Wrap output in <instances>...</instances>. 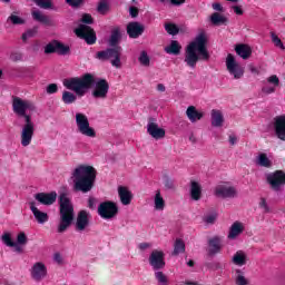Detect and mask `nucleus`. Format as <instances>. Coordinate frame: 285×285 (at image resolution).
I'll return each instance as SVG.
<instances>
[{
	"label": "nucleus",
	"instance_id": "13",
	"mask_svg": "<svg viewBox=\"0 0 285 285\" xmlns=\"http://www.w3.org/2000/svg\"><path fill=\"white\" fill-rule=\"evenodd\" d=\"M166 254L161 250L154 249L149 255V265L151 266L153 271H161L166 268Z\"/></svg>",
	"mask_w": 285,
	"mask_h": 285
},
{
	"label": "nucleus",
	"instance_id": "59",
	"mask_svg": "<svg viewBox=\"0 0 285 285\" xmlns=\"http://www.w3.org/2000/svg\"><path fill=\"white\" fill-rule=\"evenodd\" d=\"M53 259H55V262H57V264H61L63 262V258L61 257V254H59V253H56L53 255Z\"/></svg>",
	"mask_w": 285,
	"mask_h": 285
},
{
	"label": "nucleus",
	"instance_id": "3",
	"mask_svg": "<svg viewBox=\"0 0 285 285\" xmlns=\"http://www.w3.org/2000/svg\"><path fill=\"white\" fill-rule=\"evenodd\" d=\"M207 43L208 38L206 37V32L202 31L195 40L187 46L185 62L189 68H195L199 59H203V61L210 59V53H208V48L206 47Z\"/></svg>",
	"mask_w": 285,
	"mask_h": 285
},
{
	"label": "nucleus",
	"instance_id": "29",
	"mask_svg": "<svg viewBox=\"0 0 285 285\" xmlns=\"http://www.w3.org/2000/svg\"><path fill=\"white\" fill-rule=\"evenodd\" d=\"M212 126L214 128H222L224 126V114L220 110H212Z\"/></svg>",
	"mask_w": 285,
	"mask_h": 285
},
{
	"label": "nucleus",
	"instance_id": "26",
	"mask_svg": "<svg viewBox=\"0 0 285 285\" xmlns=\"http://www.w3.org/2000/svg\"><path fill=\"white\" fill-rule=\"evenodd\" d=\"M186 115L191 124H195V121H200L204 117V114L199 112L195 106H189L186 110Z\"/></svg>",
	"mask_w": 285,
	"mask_h": 285
},
{
	"label": "nucleus",
	"instance_id": "41",
	"mask_svg": "<svg viewBox=\"0 0 285 285\" xmlns=\"http://www.w3.org/2000/svg\"><path fill=\"white\" fill-rule=\"evenodd\" d=\"M38 8H42L43 10H50L52 8V0H33Z\"/></svg>",
	"mask_w": 285,
	"mask_h": 285
},
{
	"label": "nucleus",
	"instance_id": "31",
	"mask_svg": "<svg viewBox=\"0 0 285 285\" xmlns=\"http://www.w3.org/2000/svg\"><path fill=\"white\" fill-rule=\"evenodd\" d=\"M210 23L213 26H228V18L219 12H214L210 16Z\"/></svg>",
	"mask_w": 285,
	"mask_h": 285
},
{
	"label": "nucleus",
	"instance_id": "18",
	"mask_svg": "<svg viewBox=\"0 0 285 285\" xmlns=\"http://www.w3.org/2000/svg\"><path fill=\"white\" fill-rule=\"evenodd\" d=\"M274 132L277 139L285 141V115L274 118Z\"/></svg>",
	"mask_w": 285,
	"mask_h": 285
},
{
	"label": "nucleus",
	"instance_id": "52",
	"mask_svg": "<svg viewBox=\"0 0 285 285\" xmlns=\"http://www.w3.org/2000/svg\"><path fill=\"white\" fill-rule=\"evenodd\" d=\"M59 92V86H57V83H50L48 87H47V94L48 95H55Z\"/></svg>",
	"mask_w": 285,
	"mask_h": 285
},
{
	"label": "nucleus",
	"instance_id": "40",
	"mask_svg": "<svg viewBox=\"0 0 285 285\" xmlns=\"http://www.w3.org/2000/svg\"><path fill=\"white\" fill-rule=\"evenodd\" d=\"M236 278L235 284L237 285H248V279H246V276H244V272L242 269L236 271Z\"/></svg>",
	"mask_w": 285,
	"mask_h": 285
},
{
	"label": "nucleus",
	"instance_id": "17",
	"mask_svg": "<svg viewBox=\"0 0 285 285\" xmlns=\"http://www.w3.org/2000/svg\"><path fill=\"white\" fill-rule=\"evenodd\" d=\"M224 240L222 239L220 236H214L208 239V249H207V255L209 257H215V255H219L222 253V248H224L223 245Z\"/></svg>",
	"mask_w": 285,
	"mask_h": 285
},
{
	"label": "nucleus",
	"instance_id": "43",
	"mask_svg": "<svg viewBox=\"0 0 285 285\" xmlns=\"http://www.w3.org/2000/svg\"><path fill=\"white\" fill-rule=\"evenodd\" d=\"M8 21H11V23H13V26H23V23H26V20L19 16L16 14H11L8 18Z\"/></svg>",
	"mask_w": 285,
	"mask_h": 285
},
{
	"label": "nucleus",
	"instance_id": "21",
	"mask_svg": "<svg viewBox=\"0 0 285 285\" xmlns=\"http://www.w3.org/2000/svg\"><path fill=\"white\" fill-rule=\"evenodd\" d=\"M35 199L42 206H52L57 202V191L38 193L35 195Z\"/></svg>",
	"mask_w": 285,
	"mask_h": 285
},
{
	"label": "nucleus",
	"instance_id": "58",
	"mask_svg": "<svg viewBox=\"0 0 285 285\" xmlns=\"http://www.w3.org/2000/svg\"><path fill=\"white\" fill-rule=\"evenodd\" d=\"M213 10H216V12H224V7L219 2H214L212 4Z\"/></svg>",
	"mask_w": 285,
	"mask_h": 285
},
{
	"label": "nucleus",
	"instance_id": "9",
	"mask_svg": "<svg viewBox=\"0 0 285 285\" xmlns=\"http://www.w3.org/2000/svg\"><path fill=\"white\" fill-rule=\"evenodd\" d=\"M75 32L77 37L83 39L88 46H95V43H97V33L90 26L79 24Z\"/></svg>",
	"mask_w": 285,
	"mask_h": 285
},
{
	"label": "nucleus",
	"instance_id": "25",
	"mask_svg": "<svg viewBox=\"0 0 285 285\" xmlns=\"http://www.w3.org/2000/svg\"><path fill=\"white\" fill-rule=\"evenodd\" d=\"M119 41H121V28L115 27L111 30V35H110V38H109L110 48L119 47Z\"/></svg>",
	"mask_w": 285,
	"mask_h": 285
},
{
	"label": "nucleus",
	"instance_id": "8",
	"mask_svg": "<svg viewBox=\"0 0 285 285\" xmlns=\"http://www.w3.org/2000/svg\"><path fill=\"white\" fill-rule=\"evenodd\" d=\"M118 213L119 207L112 200L102 202L98 206V215L101 219H112L117 217Z\"/></svg>",
	"mask_w": 285,
	"mask_h": 285
},
{
	"label": "nucleus",
	"instance_id": "55",
	"mask_svg": "<svg viewBox=\"0 0 285 285\" xmlns=\"http://www.w3.org/2000/svg\"><path fill=\"white\" fill-rule=\"evenodd\" d=\"M216 220H217V214L207 215L204 218V222H206V224H215Z\"/></svg>",
	"mask_w": 285,
	"mask_h": 285
},
{
	"label": "nucleus",
	"instance_id": "10",
	"mask_svg": "<svg viewBox=\"0 0 285 285\" xmlns=\"http://www.w3.org/2000/svg\"><path fill=\"white\" fill-rule=\"evenodd\" d=\"M60 55L61 57H66V55H70V46L63 45L59 40H52L47 43L45 47V55Z\"/></svg>",
	"mask_w": 285,
	"mask_h": 285
},
{
	"label": "nucleus",
	"instance_id": "56",
	"mask_svg": "<svg viewBox=\"0 0 285 285\" xmlns=\"http://www.w3.org/2000/svg\"><path fill=\"white\" fill-rule=\"evenodd\" d=\"M10 59L11 61H23V55L19 53V52H14V53H11L10 56Z\"/></svg>",
	"mask_w": 285,
	"mask_h": 285
},
{
	"label": "nucleus",
	"instance_id": "42",
	"mask_svg": "<svg viewBox=\"0 0 285 285\" xmlns=\"http://www.w3.org/2000/svg\"><path fill=\"white\" fill-rule=\"evenodd\" d=\"M138 61L141 66L148 68V66H150V57H148V52L141 51Z\"/></svg>",
	"mask_w": 285,
	"mask_h": 285
},
{
	"label": "nucleus",
	"instance_id": "61",
	"mask_svg": "<svg viewBox=\"0 0 285 285\" xmlns=\"http://www.w3.org/2000/svg\"><path fill=\"white\" fill-rule=\"evenodd\" d=\"M171 6H181L186 3V0H169Z\"/></svg>",
	"mask_w": 285,
	"mask_h": 285
},
{
	"label": "nucleus",
	"instance_id": "37",
	"mask_svg": "<svg viewBox=\"0 0 285 285\" xmlns=\"http://www.w3.org/2000/svg\"><path fill=\"white\" fill-rule=\"evenodd\" d=\"M155 210H164L166 208V200L161 197V191H157L154 199Z\"/></svg>",
	"mask_w": 285,
	"mask_h": 285
},
{
	"label": "nucleus",
	"instance_id": "48",
	"mask_svg": "<svg viewBox=\"0 0 285 285\" xmlns=\"http://www.w3.org/2000/svg\"><path fill=\"white\" fill-rule=\"evenodd\" d=\"M155 277L159 284H168V277L165 276L164 272H156Z\"/></svg>",
	"mask_w": 285,
	"mask_h": 285
},
{
	"label": "nucleus",
	"instance_id": "6",
	"mask_svg": "<svg viewBox=\"0 0 285 285\" xmlns=\"http://www.w3.org/2000/svg\"><path fill=\"white\" fill-rule=\"evenodd\" d=\"M124 48L121 47H111L106 50L98 51L96 53V59L100 61H110L114 68H121V53Z\"/></svg>",
	"mask_w": 285,
	"mask_h": 285
},
{
	"label": "nucleus",
	"instance_id": "44",
	"mask_svg": "<svg viewBox=\"0 0 285 285\" xmlns=\"http://www.w3.org/2000/svg\"><path fill=\"white\" fill-rule=\"evenodd\" d=\"M2 242L3 244H6V246H9L10 248H12V246H17V243L12 240V236L8 233L2 235Z\"/></svg>",
	"mask_w": 285,
	"mask_h": 285
},
{
	"label": "nucleus",
	"instance_id": "1",
	"mask_svg": "<svg viewBox=\"0 0 285 285\" xmlns=\"http://www.w3.org/2000/svg\"><path fill=\"white\" fill-rule=\"evenodd\" d=\"M12 110L17 117L24 119L26 124L21 130V146L27 148L32 144V137H35V122H32V116L28 115V110L35 111V104L30 100H24L17 96L12 97Z\"/></svg>",
	"mask_w": 285,
	"mask_h": 285
},
{
	"label": "nucleus",
	"instance_id": "2",
	"mask_svg": "<svg viewBox=\"0 0 285 285\" xmlns=\"http://www.w3.org/2000/svg\"><path fill=\"white\" fill-rule=\"evenodd\" d=\"M62 85L67 90L62 92V104L70 106L77 102V97H85L86 92L95 86V75L85 73L82 77H72L63 80Z\"/></svg>",
	"mask_w": 285,
	"mask_h": 285
},
{
	"label": "nucleus",
	"instance_id": "30",
	"mask_svg": "<svg viewBox=\"0 0 285 285\" xmlns=\"http://www.w3.org/2000/svg\"><path fill=\"white\" fill-rule=\"evenodd\" d=\"M242 233H244V225L239 222H235L229 228L228 239H235L238 235H242Z\"/></svg>",
	"mask_w": 285,
	"mask_h": 285
},
{
	"label": "nucleus",
	"instance_id": "33",
	"mask_svg": "<svg viewBox=\"0 0 285 285\" xmlns=\"http://www.w3.org/2000/svg\"><path fill=\"white\" fill-rule=\"evenodd\" d=\"M257 166H261L262 168H271L273 166V163L268 158V155L265 153H261L256 158Z\"/></svg>",
	"mask_w": 285,
	"mask_h": 285
},
{
	"label": "nucleus",
	"instance_id": "39",
	"mask_svg": "<svg viewBox=\"0 0 285 285\" xmlns=\"http://www.w3.org/2000/svg\"><path fill=\"white\" fill-rule=\"evenodd\" d=\"M37 32H39V27H33L29 30H27L24 33H22V41H28V39H31L32 37H37Z\"/></svg>",
	"mask_w": 285,
	"mask_h": 285
},
{
	"label": "nucleus",
	"instance_id": "53",
	"mask_svg": "<svg viewBox=\"0 0 285 285\" xmlns=\"http://www.w3.org/2000/svg\"><path fill=\"white\" fill-rule=\"evenodd\" d=\"M259 208H263L264 213H271V207H268L266 198H261Z\"/></svg>",
	"mask_w": 285,
	"mask_h": 285
},
{
	"label": "nucleus",
	"instance_id": "22",
	"mask_svg": "<svg viewBox=\"0 0 285 285\" xmlns=\"http://www.w3.org/2000/svg\"><path fill=\"white\" fill-rule=\"evenodd\" d=\"M145 27L138 21H132L127 24V35L129 39H139L144 35Z\"/></svg>",
	"mask_w": 285,
	"mask_h": 285
},
{
	"label": "nucleus",
	"instance_id": "20",
	"mask_svg": "<svg viewBox=\"0 0 285 285\" xmlns=\"http://www.w3.org/2000/svg\"><path fill=\"white\" fill-rule=\"evenodd\" d=\"M90 226V213L86 209H82L78 213L76 218V230L83 232L85 228Z\"/></svg>",
	"mask_w": 285,
	"mask_h": 285
},
{
	"label": "nucleus",
	"instance_id": "11",
	"mask_svg": "<svg viewBox=\"0 0 285 285\" xmlns=\"http://www.w3.org/2000/svg\"><path fill=\"white\" fill-rule=\"evenodd\" d=\"M266 181L269 185L272 190H275V193H278V190H282V186H285L284 170L278 169L267 175Z\"/></svg>",
	"mask_w": 285,
	"mask_h": 285
},
{
	"label": "nucleus",
	"instance_id": "38",
	"mask_svg": "<svg viewBox=\"0 0 285 285\" xmlns=\"http://www.w3.org/2000/svg\"><path fill=\"white\" fill-rule=\"evenodd\" d=\"M165 30L168 35L175 37V35H179V27L173 22L165 23Z\"/></svg>",
	"mask_w": 285,
	"mask_h": 285
},
{
	"label": "nucleus",
	"instance_id": "28",
	"mask_svg": "<svg viewBox=\"0 0 285 285\" xmlns=\"http://www.w3.org/2000/svg\"><path fill=\"white\" fill-rule=\"evenodd\" d=\"M235 51L238 57H242V59H249L253 55V49H250V46L248 45H237L235 47Z\"/></svg>",
	"mask_w": 285,
	"mask_h": 285
},
{
	"label": "nucleus",
	"instance_id": "23",
	"mask_svg": "<svg viewBox=\"0 0 285 285\" xmlns=\"http://www.w3.org/2000/svg\"><path fill=\"white\" fill-rule=\"evenodd\" d=\"M29 206H30V210L33 214V217L36 218V222H38V224H46V222H48V219H49L48 213L39 210V208H37V205L35 204V202L29 203Z\"/></svg>",
	"mask_w": 285,
	"mask_h": 285
},
{
	"label": "nucleus",
	"instance_id": "19",
	"mask_svg": "<svg viewBox=\"0 0 285 285\" xmlns=\"http://www.w3.org/2000/svg\"><path fill=\"white\" fill-rule=\"evenodd\" d=\"M214 195L216 197H222V199H228L235 197V195H237V190L232 186L218 185L215 188Z\"/></svg>",
	"mask_w": 285,
	"mask_h": 285
},
{
	"label": "nucleus",
	"instance_id": "46",
	"mask_svg": "<svg viewBox=\"0 0 285 285\" xmlns=\"http://www.w3.org/2000/svg\"><path fill=\"white\" fill-rule=\"evenodd\" d=\"M108 10H110V7L108 6V3L106 1H100L98 3L97 11L100 14H106V12H108Z\"/></svg>",
	"mask_w": 285,
	"mask_h": 285
},
{
	"label": "nucleus",
	"instance_id": "4",
	"mask_svg": "<svg viewBox=\"0 0 285 285\" xmlns=\"http://www.w3.org/2000/svg\"><path fill=\"white\" fill-rule=\"evenodd\" d=\"M73 190L90 193L97 181V169L90 165H80L73 170Z\"/></svg>",
	"mask_w": 285,
	"mask_h": 285
},
{
	"label": "nucleus",
	"instance_id": "16",
	"mask_svg": "<svg viewBox=\"0 0 285 285\" xmlns=\"http://www.w3.org/2000/svg\"><path fill=\"white\" fill-rule=\"evenodd\" d=\"M147 132L153 137V139L159 140L166 137V129L160 128L155 118H149L147 124Z\"/></svg>",
	"mask_w": 285,
	"mask_h": 285
},
{
	"label": "nucleus",
	"instance_id": "32",
	"mask_svg": "<svg viewBox=\"0 0 285 285\" xmlns=\"http://www.w3.org/2000/svg\"><path fill=\"white\" fill-rule=\"evenodd\" d=\"M165 52L167 55H180L181 52V45H179V41L177 40H171L170 45L165 47Z\"/></svg>",
	"mask_w": 285,
	"mask_h": 285
},
{
	"label": "nucleus",
	"instance_id": "14",
	"mask_svg": "<svg viewBox=\"0 0 285 285\" xmlns=\"http://www.w3.org/2000/svg\"><path fill=\"white\" fill-rule=\"evenodd\" d=\"M95 89L92 90L91 95L95 99H106L108 97V90H110V85L106 79H99L94 83Z\"/></svg>",
	"mask_w": 285,
	"mask_h": 285
},
{
	"label": "nucleus",
	"instance_id": "36",
	"mask_svg": "<svg viewBox=\"0 0 285 285\" xmlns=\"http://www.w3.org/2000/svg\"><path fill=\"white\" fill-rule=\"evenodd\" d=\"M180 253H186V243H184L180 238H177L174 243V252L173 255L177 257Z\"/></svg>",
	"mask_w": 285,
	"mask_h": 285
},
{
	"label": "nucleus",
	"instance_id": "15",
	"mask_svg": "<svg viewBox=\"0 0 285 285\" xmlns=\"http://www.w3.org/2000/svg\"><path fill=\"white\" fill-rule=\"evenodd\" d=\"M30 275L35 282H41L48 277V267L42 262H37L31 267Z\"/></svg>",
	"mask_w": 285,
	"mask_h": 285
},
{
	"label": "nucleus",
	"instance_id": "5",
	"mask_svg": "<svg viewBox=\"0 0 285 285\" xmlns=\"http://www.w3.org/2000/svg\"><path fill=\"white\" fill-rule=\"evenodd\" d=\"M59 205H60V223L58 225V233H66L70 226H72V222H75V207L72 203H70V198L68 195L62 193L59 196Z\"/></svg>",
	"mask_w": 285,
	"mask_h": 285
},
{
	"label": "nucleus",
	"instance_id": "60",
	"mask_svg": "<svg viewBox=\"0 0 285 285\" xmlns=\"http://www.w3.org/2000/svg\"><path fill=\"white\" fill-rule=\"evenodd\" d=\"M233 10H234L235 14H238V16L244 14V10H242L240 7L234 6Z\"/></svg>",
	"mask_w": 285,
	"mask_h": 285
},
{
	"label": "nucleus",
	"instance_id": "57",
	"mask_svg": "<svg viewBox=\"0 0 285 285\" xmlns=\"http://www.w3.org/2000/svg\"><path fill=\"white\" fill-rule=\"evenodd\" d=\"M129 14L132 17V19L139 17V9L137 7H130Z\"/></svg>",
	"mask_w": 285,
	"mask_h": 285
},
{
	"label": "nucleus",
	"instance_id": "47",
	"mask_svg": "<svg viewBox=\"0 0 285 285\" xmlns=\"http://www.w3.org/2000/svg\"><path fill=\"white\" fill-rule=\"evenodd\" d=\"M164 186L167 190H173L175 189V181L170 177L164 176Z\"/></svg>",
	"mask_w": 285,
	"mask_h": 285
},
{
	"label": "nucleus",
	"instance_id": "64",
	"mask_svg": "<svg viewBox=\"0 0 285 285\" xmlns=\"http://www.w3.org/2000/svg\"><path fill=\"white\" fill-rule=\"evenodd\" d=\"M146 248H150V244L149 243H140L139 244V249L140 250H146Z\"/></svg>",
	"mask_w": 285,
	"mask_h": 285
},
{
	"label": "nucleus",
	"instance_id": "54",
	"mask_svg": "<svg viewBox=\"0 0 285 285\" xmlns=\"http://www.w3.org/2000/svg\"><path fill=\"white\" fill-rule=\"evenodd\" d=\"M267 81H268V83H272L275 87L279 86V78L277 77V75H273V76L268 77Z\"/></svg>",
	"mask_w": 285,
	"mask_h": 285
},
{
	"label": "nucleus",
	"instance_id": "24",
	"mask_svg": "<svg viewBox=\"0 0 285 285\" xmlns=\"http://www.w3.org/2000/svg\"><path fill=\"white\" fill-rule=\"evenodd\" d=\"M118 195L124 206H130V203L132 202L131 190L127 189V187L120 186L118 187Z\"/></svg>",
	"mask_w": 285,
	"mask_h": 285
},
{
	"label": "nucleus",
	"instance_id": "62",
	"mask_svg": "<svg viewBox=\"0 0 285 285\" xmlns=\"http://www.w3.org/2000/svg\"><path fill=\"white\" fill-rule=\"evenodd\" d=\"M229 144H230V146H235V144H237V136L230 135L229 136Z\"/></svg>",
	"mask_w": 285,
	"mask_h": 285
},
{
	"label": "nucleus",
	"instance_id": "35",
	"mask_svg": "<svg viewBox=\"0 0 285 285\" xmlns=\"http://www.w3.org/2000/svg\"><path fill=\"white\" fill-rule=\"evenodd\" d=\"M232 262L236 266H246V254H244L242 250L236 252Z\"/></svg>",
	"mask_w": 285,
	"mask_h": 285
},
{
	"label": "nucleus",
	"instance_id": "34",
	"mask_svg": "<svg viewBox=\"0 0 285 285\" xmlns=\"http://www.w3.org/2000/svg\"><path fill=\"white\" fill-rule=\"evenodd\" d=\"M31 16L35 21H38L39 23H43L45 26H50V18L41 13V11L39 10L32 11Z\"/></svg>",
	"mask_w": 285,
	"mask_h": 285
},
{
	"label": "nucleus",
	"instance_id": "51",
	"mask_svg": "<svg viewBox=\"0 0 285 285\" xmlns=\"http://www.w3.org/2000/svg\"><path fill=\"white\" fill-rule=\"evenodd\" d=\"M66 3L71 8H81V6H83V0H66Z\"/></svg>",
	"mask_w": 285,
	"mask_h": 285
},
{
	"label": "nucleus",
	"instance_id": "50",
	"mask_svg": "<svg viewBox=\"0 0 285 285\" xmlns=\"http://www.w3.org/2000/svg\"><path fill=\"white\" fill-rule=\"evenodd\" d=\"M80 21L82 23H87V26H92V23H95V20L90 13H83Z\"/></svg>",
	"mask_w": 285,
	"mask_h": 285
},
{
	"label": "nucleus",
	"instance_id": "45",
	"mask_svg": "<svg viewBox=\"0 0 285 285\" xmlns=\"http://www.w3.org/2000/svg\"><path fill=\"white\" fill-rule=\"evenodd\" d=\"M17 244H19V246H26V244H28V236L26 235L24 232H20L18 234Z\"/></svg>",
	"mask_w": 285,
	"mask_h": 285
},
{
	"label": "nucleus",
	"instance_id": "49",
	"mask_svg": "<svg viewBox=\"0 0 285 285\" xmlns=\"http://www.w3.org/2000/svg\"><path fill=\"white\" fill-rule=\"evenodd\" d=\"M271 38H272L273 43L277 48H284V43L282 42V39H279V37L277 35H275V32H271Z\"/></svg>",
	"mask_w": 285,
	"mask_h": 285
},
{
	"label": "nucleus",
	"instance_id": "12",
	"mask_svg": "<svg viewBox=\"0 0 285 285\" xmlns=\"http://www.w3.org/2000/svg\"><path fill=\"white\" fill-rule=\"evenodd\" d=\"M226 68L229 75H233L234 79H242L244 77V67L237 63V61L235 60V56H233L232 53L227 55Z\"/></svg>",
	"mask_w": 285,
	"mask_h": 285
},
{
	"label": "nucleus",
	"instance_id": "7",
	"mask_svg": "<svg viewBox=\"0 0 285 285\" xmlns=\"http://www.w3.org/2000/svg\"><path fill=\"white\" fill-rule=\"evenodd\" d=\"M76 125L80 135L85 137H97V131L95 128L90 127V121L88 120V116L85 114L78 112L76 114Z\"/></svg>",
	"mask_w": 285,
	"mask_h": 285
},
{
	"label": "nucleus",
	"instance_id": "27",
	"mask_svg": "<svg viewBox=\"0 0 285 285\" xmlns=\"http://www.w3.org/2000/svg\"><path fill=\"white\" fill-rule=\"evenodd\" d=\"M190 198L194 202L202 199V185L195 180L190 181Z\"/></svg>",
	"mask_w": 285,
	"mask_h": 285
},
{
	"label": "nucleus",
	"instance_id": "63",
	"mask_svg": "<svg viewBox=\"0 0 285 285\" xmlns=\"http://www.w3.org/2000/svg\"><path fill=\"white\" fill-rule=\"evenodd\" d=\"M88 208H90L91 210L95 209V198L90 197L88 199Z\"/></svg>",
	"mask_w": 285,
	"mask_h": 285
}]
</instances>
